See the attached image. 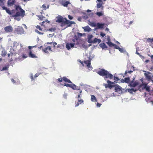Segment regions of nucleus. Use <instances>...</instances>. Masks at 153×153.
Segmentation results:
<instances>
[{"label": "nucleus", "mask_w": 153, "mask_h": 153, "mask_svg": "<svg viewBox=\"0 0 153 153\" xmlns=\"http://www.w3.org/2000/svg\"><path fill=\"white\" fill-rule=\"evenodd\" d=\"M107 82L108 84V88L111 89L113 87H114V85H112L114 84V82H112L109 80L107 81Z\"/></svg>", "instance_id": "nucleus-18"}, {"label": "nucleus", "mask_w": 153, "mask_h": 153, "mask_svg": "<svg viewBox=\"0 0 153 153\" xmlns=\"http://www.w3.org/2000/svg\"><path fill=\"white\" fill-rule=\"evenodd\" d=\"M113 47L115 49H118L119 47L116 45L114 44L113 46Z\"/></svg>", "instance_id": "nucleus-44"}, {"label": "nucleus", "mask_w": 153, "mask_h": 153, "mask_svg": "<svg viewBox=\"0 0 153 153\" xmlns=\"http://www.w3.org/2000/svg\"><path fill=\"white\" fill-rule=\"evenodd\" d=\"M92 37L93 36L92 35H90L88 38L89 39H91Z\"/></svg>", "instance_id": "nucleus-60"}, {"label": "nucleus", "mask_w": 153, "mask_h": 153, "mask_svg": "<svg viewBox=\"0 0 153 153\" xmlns=\"http://www.w3.org/2000/svg\"><path fill=\"white\" fill-rule=\"evenodd\" d=\"M74 39H72V41L74 43L75 42V40H76L77 41V42L76 43V44L78 45L79 44V43L77 42L79 38L78 36H76V35H75L74 36Z\"/></svg>", "instance_id": "nucleus-21"}, {"label": "nucleus", "mask_w": 153, "mask_h": 153, "mask_svg": "<svg viewBox=\"0 0 153 153\" xmlns=\"http://www.w3.org/2000/svg\"><path fill=\"white\" fill-rule=\"evenodd\" d=\"M13 53H8L7 54L8 57H9L10 55H11V56H12L13 55Z\"/></svg>", "instance_id": "nucleus-55"}, {"label": "nucleus", "mask_w": 153, "mask_h": 153, "mask_svg": "<svg viewBox=\"0 0 153 153\" xmlns=\"http://www.w3.org/2000/svg\"><path fill=\"white\" fill-rule=\"evenodd\" d=\"M104 25V23L102 24L98 23L97 24V27L96 29H102L103 28Z\"/></svg>", "instance_id": "nucleus-20"}, {"label": "nucleus", "mask_w": 153, "mask_h": 153, "mask_svg": "<svg viewBox=\"0 0 153 153\" xmlns=\"http://www.w3.org/2000/svg\"><path fill=\"white\" fill-rule=\"evenodd\" d=\"M15 3V0H8L7 5L9 6H12Z\"/></svg>", "instance_id": "nucleus-19"}, {"label": "nucleus", "mask_w": 153, "mask_h": 153, "mask_svg": "<svg viewBox=\"0 0 153 153\" xmlns=\"http://www.w3.org/2000/svg\"><path fill=\"white\" fill-rule=\"evenodd\" d=\"M41 74L42 73H36L35 75L34 78H35L36 77H38L40 74Z\"/></svg>", "instance_id": "nucleus-43"}, {"label": "nucleus", "mask_w": 153, "mask_h": 153, "mask_svg": "<svg viewBox=\"0 0 153 153\" xmlns=\"http://www.w3.org/2000/svg\"><path fill=\"white\" fill-rule=\"evenodd\" d=\"M84 63L86 65L88 68H92L91 66V60H88L86 61H85Z\"/></svg>", "instance_id": "nucleus-16"}, {"label": "nucleus", "mask_w": 153, "mask_h": 153, "mask_svg": "<svg viewBox=\"0 0 153 153\" xmlns=\"http://www.w3.org/2000/svg\"><path fill=\"white\" fill-rule=\"evenodd\" d=\"M7 69V67H3L2 68V70H6Z\"/></svg>", "instance_id": "nucleus-56"}, {"label": "nucleus", "mask_w": 153, "mask_h": 153, "mask_svg": "<svg viewBox=\"0 0 153 153\" xmlns=\"http://www.w3.org/2000/svg\"><path fill=\"white\" fill-rule=\"evenodd\" d=\"M114 80L116 81H118L120 79L118 77H116L115 76L114 77Z\"/></svg>", "instance_id": "nucleus-48"}, {"label": "nucleus", "mask_w": 153, "mask_h": 153, "mask_svg": "<svg viewBox=\"0 0 153 153\" xmlns=\"http://www.w3.org/2000/svg\"><path fill=\"white\" fill-rule=\"evenodd\" d=\"M37 16L39 18V19L41 20H42L44 19L45 18V17L42 15H39Z\"/></svg>", "instance_id": "nucleus-33"}, {"label": "nucleus", "mask_w": 153, "mask_h": 153, "mask_svg": "<svg viewBox=\"0 0 153 153\" xmlns=\"http://www.w3.org/2000/svg\"><path fill=\"white\" fill-rule=\"evenodd\" d=\"M68 18L70 20L72 19L73 18V17L70 15H68Z\"/></svg>", "instance_id": "nucleus-53"}, {"label": "nucleus", "mask_w": 153, "mask_h": 153, "mask_svg": "<svg viewBox=\"0 0 153 153\" xmlns=\"http://www.w3.org/2000/svg\"><path fill=\"white\" fill-rule=\"evenodd\" d=\"M133 72V71H126L125 72V74H126L127 73H129L131 74V73H132Z\"/></svg>", "instance_id": "nucleus-45"}, {"label": "nucleus", "mask_w": 153, "mask_h": 153, "mask_svg": "<svg viewBox=\"0 0 153 153\" xmlns=\"http://www.w3.org/2000/svg\"><path fill=\"white\" fill-rule=\"evenodd\" d=\"M29 57L32 58H36L37 57L35 54L32 53V52L31 50H30L29 51Z\"/></svg>", "instance_id": "nucleus-17"}, {"label": "nucleus", "mask_w": 153, "mask_h": 153, "mask_svg": "<svg viewBox=\"0 0 153 153\" xmlns=\"http://www.w3.org/2000/svg\"><path fill=\"white\" fill-rule=\"evenodd\" d=\"M53 30V28H51L49 29V30L50 31H52Z\"/></svg>", "instance_id": "nucleus-64"}, {"label": "nucleus", "mask_w": 153, "mask_h": 153, "mask_svg": "<svg viewBox=\"0 0 153 153\" xmlns=\"http://www.w3.org/2000/svg\"><path fill=\"white\" fill-rule=\"evenodd\" d=\"M97 74L100 75L104 77V79L106 80L107 79H112L113 77L112 74L109 73L107 71L103 69L100 70L97 72Z\"/></svg>", "instance_id": "nucleus-2"}, {"label": "nucleus", "mask_w": 153, "mask_h": 153, "mask_svg": "<svg viewBox=\"0 0 153 153\" xmlns=\"http://www.w3.org/2000/svg\"><path fill=\"white\" fill-rule=\"evenodd\" d=\"M15 31L16 32L19 34H23L24 33V30L23 28L20 26H19L16 28Z\"/></svg>", "instance_id": "nucleus-5"}, {"label": "nucleus", "mask_w": 153, "mask_h": 153, "mask_svg": "<svg viewBox=\"0 0 153 153\" xmlns=\"http://www.w3.org/2000/svg\"><path fill=\"white\" fill-rule=\"evenodd\" d=\"M79 62L83 65H84L83 62H82L80 60H79Z\"/></svg>", "instance_id": "nucleus-62"}, {"label": "nucleus", "mask_w": 153, "mask_h": 153, "mask_svg": "<svg viewBox=\"0 0 153 153\" xmlns=\"http://www.w3.org/2000/svg\"><path fill=\"white\" fill-rule=\"evenodd\" d=\"M114 90L115 92L121 93L122 92V88L118 85H114Z\"/></svg>", "instance_id": "nucleus-8"}, {"label": "nucleus", "mask_w": 153, "mask_h": 153, "mask_svg": "<svg viewBox=\"0 0 153 153\" xmlns=\"http://www.w3.org/2000/svg\"><path fill=\"white\" fill-rule=\"evenodd\" d=\"M44 48V47H43L42 46H41L40 47H38V48L39 49H40V48H42H42Z\"/></svg>", "instance_id": "nucleus-63"}, {"label": "nucleus", "mask_w": 153, "mask_h": 153, "mask_svg": "<svg viewBox=\"0 0 153 153\" xmlns=\"http://www.w3.org/2000/svg\"><path fill=\"white\" fill-rule=\"evenodd\" d=\"M30 78L31 81H33L34 80L35 78H34L33 74H31L30 76Z\"/></svg>", "instance_id": "nucleus-46"}, {"label": "nucleus", "mask_w": 153, "mask_h": 153, "mask_svg": "<svg viewBox=\"0 0 153 153\" xmlns=\"http://www.w3.org/2000/svg\"><path fill=\"white\" fill-rule=\"evenodd\" d=\"M36 28L37 29H39V31H43V30H42V29L41 27L39 25H37L36 26Z\"/></svg>", "instance_id": "nucleus-39"}, {"label": "nucleus", "mask_w": 153, "mask_h": 153, "mask_svg": "<svg viewBox=\"0 0 153 153\" xmlns=\"http://www.w3.org/2000/svg\"><path fill=\"white\" fill-rule=\"evenodd\" d=\"M143 87L142 88V89H145L146 91L150 92V87L148 86L146 84H141L140 85V87Z\"/></svg>", "instance_id": "nucleus-9"}, {"label": "nucleus", "mask_w": 153, "mask_h": 153, "mask_svg": "<svg viewBox=\"0 0 153 153\" xmlns=\"http://www.w3.org/2000/svg\"><path fill=\"white\" fill-rule=\"evenodd\" d=\"M46 22H47V23H50V21H48L47 19H46V20L45 21H43V22H42L41 24V26H43V24L44 23H45Z\"/></svg>", "instance_id": "nucleus-41"}, {"label": "nucleus", "mask_w": 153, "mask_h": 153, "mask_svg": "<svg viewBox=\"0 0 153 153\" xmlns=\"http://www.w3.org/2000/svg\"><path fill=\"white\" fill-rule=\"evenodd\" d=\"M75 44V43H67L66 45V47L68 50H70L71 48H73L74 47V45Z\"/></svg>", "instance_id": "nucleus-12"}, {"label": "nucleus", "mask_w": 153, "mask_h": 153, "mask_svg": "<svg viewBox=\"0 0 153 153\" xmlns=\"http://www.w3.org/2000/svg\"><path fill=\"white\" fill-rule=\"evenodd\" d=\"M83 29L85 31L89 32L91 30V28L88 26L84 27Z\"/></svg>", "instance_id": "nucleus-26"}, {"label": "nucleus", "mask_w": 153, "mask_h": 153, "mask_svg": "<svg viewBox=\"0 0 153 153\" xmlns=\"http://www.w3.org/2000/svg\"><path fill=\"white\" fill-rule=\"evenodd\" d=\"M49 5L48 4H43L42 5V7L43 8V10H46V9H48L49 8Z\"/></svg>", "instance_id": "nucleus-30"}, {"label": "nucleus", "mask_w": 153, "mask_h": 153, "mask_svg": "<svg viewBox=\"0 0 153 153\" xmlns=\"http://www.w3.org/2000/svg\"><path fill=\"white\" fill-rule=\"evenodd\" d=\"M105 41H107L106 42H109L111 41L110 37L109 36H107V37L105 38Z\"/></svg>", "instance_id": "nucleus-37"}, {"label": "nucleus", "mask_w": 153, "mask_h": 153, "mask_svg": "<svg viewBox=\"0 0 153 153\" xmlns=\"http://www.w3.org/2000/svg\"><path fill=\"white\" fill-rule=\"evenodd\" d=\"M130 81V78L129 77H127L124 78V82L126 83L129 82Z\"/></svg>", "instance_id": "nucleus-38"}, {"label": "nucleus", "mask_w": 153, "mask_h": 153, "mask_svg": "<svg viewBox=\"0 0 153 153\" xmlns=\"http://www.w3.org/2000/svg\"><path fill=\"white\" fill-rule=\"evenodd\" d=\"M56 22L58 23H61V26H63L66 25H68V27L71 26L72 24H74L75 22L73 21H71L65 18H63L61 16H59L57 17Z\"/></svg>", "instance_id": "nucleus-1"}, {"label": "nucleus", "mask_w": 153, "mask_h": 153, "mask_svg": "<svg viewBox=\"0 0 153 153\" xmlns=\"http://www.w3.org/2000/svg\"><path fill=\"white\" fill-rule=\"evenodd\" d=\"M77 34L79 38V37L82 36V33H79V32L77 33Z\"/></svg>", "instance_id": "nucleus-42"}, {"label": "nucleus", "mask_w": 153, "mask_h": 153, "mask_svg": "<svg viewBox=\"0 0 153 153\" xmlns=\"http://www.w3.org/2000/svg\"><path fill=\"white\" fill-rule=\"evenodd\" d=\"M138 89H134V88H131L129 89H128V91L130 93H132L133 92H136V91H137Z\"/></svg>", "instance_id": "nucleus-24"}, {"label": "nucleus", "mask_w": 153, "mask_h": 153, "mask_svg": "<svg viewBox=\"0 0 153 153\" xmlns=\"http://www.w3.org/2000/svg\"><path fill=\"white\" fill-rule=\"evenodd\" d=\"M133 21H131L129 23V25H131V24L133 22Z\"/></svg>", "instance_id": "nucleus-61"}, {"label": "nucleus", "mask_w": 153, "mask_h": 153, "mask_svg": "<svg viewBox=\"0 0 153 153\" xmlns=\"http://www.w3.org/2000/svg\"><path fill=\"white\" fill-rule=\"evenodd\" d=\"M106 43H107L109 46L110 47H111L112 46H113L114 44L113 43L111 42V41L109 42H106Z\"/></svg>", "instance_id": "nucleus-36"}, {"label": "nucleus", "mask_w": 153, "mask_h": 153, "mask_svg": "<svg viewBox=\"0 0 153 153\" xmlns=\"http://www.w3.org/2000/svg\"><path fill=\"white\" fill-rule=\"evenodd\" d=\"M11 81H12V82H13V83H15V82H16L13 79H11Z\"/></svg>", "instance_id": "nucleus-59"}, {"label": "nucleus", "mask_w": 153, "mask_h": 153, "mask_svg": "<svg viewBox=\"0 0 153 153\" xmlns=\"http://www.w3.org/2000/svg\"><path fill=\"white\" fill-rule=\"evenodd\" d=\"M4 30L7 32H10L13 31V29L12 27L10 26H7L4 28Z\"/></svg>", "instance_id": "nucleus-13"}, {"label": "nucleus", "mask_w": 153, "mask_h": 153, "mask_svg": "<svg viewBox=\"0 0 153 153\" xmlns=\"http://www.w3.org/2000/svg\"><path fill=\"white\" fill-rule=\"evenodd\" d=\"M42 51L44 52L48 53V51L51 52L52 50L51 49V46H50L49 45H45L44 48L42 49Z\"/></svg>", "instance_id": "nucleus-6"}, {"label": "nucleus", "mask_w": 153, "mask_h": 153, "mask_svg": "<svg viewBox=\"0 0 153 153\" xmlns=\"http://www.w3.org/2000/svg\"><path fill=\"white\" fill-rule=\"evenodd\" d=\"M101 104L99 103H97V106L99 107H100L101 106Z\"/></svg>", "instance_id": "nucleus-57"}, {"label": "nucleus", "mask_w": 153, "mask_h": 153, "mask_svg": "<svg viewBox=\"0 0 153 153\" xmlns=\"http://www.w3.org/2000/svg\"><path fill=\"white\" fill-rule=\"evenodd\" d=\"M118 49L120 52H123L124 51L123 49V48H121L119 47Z\"/></svg>", "instance_id": "nucleus-47"}, {"label": "nucleus", "mask_w": 153, "mask_h": 153, "mask_svg": "<svg viewBox=\"0 0 153 153\" xmlns=\"http://www.w3.org/2000/svg\"><path fill=\"white\" fill-rule=\"evenodd\" d=\"M96 14L99 16H102L103 15V13L102 11L100 12H97L96 13Z\"/></svg>", "instance_id": "nucleus-34"}, {"label": "nucleus", "mask_w": 153, "mask_h": 153, "mask_svg": "<svg viewBox=\"0 0 153 153\" xmlns=\"http://www.w3.org/2000/svg\"><path fill=\"white\" fill-rule=\"evenodd\" d=\"M77 90L79 91V92L80 93H81L82 92V91L81 90L80 88H77ZM81 95V94H79L78 95L77 98H81V97H80V96Z\"/></svg>", "instance_id": "nucleus-35"}, {"label": "nucleus", "mask_w": 153, "mask_h": 153, "mask_svg": "<svg viewBox=\"0 0 153 153\" xmlns=\"http://www.w3.org/2000/svg\"><path fill=\"white\" fill-rule=\"evenodd\" d=\"M104 86H105V88H108V84H104Z\"/></svg>", "instance_id": "nucleus-54"}, {"label": "nucleus", "mask_w": 153, "mask_h": 153, "mask_svg": "<svg viewBox=\"0 0 153 153\" xmlns=\"http://www.w3.org/2000/svg\"><path fill=\"white\" fill-rule=\"evenodd\" d=\"M91 101L97 102V99L94 95H91Z\"/></svg>", "instance_id": "nucleus-27"}, {"label": "nucleus", "mask_w": 153, "mask_h": 153, "mask_svg": "<svg viewBox=\"0 0 153 153\" xmlns=\"http://www.w3.org/2000/svg\"><path fill=\"white\" fill-rule=\"evenodd\" d=\"M100 46L103 49L107 48V46L104 43H102L100 44Z\"/></svg>", "instance_id": "nucleus-29"}, {"label": "nucleus", "mask_w": 153, "mask_h": 153, "mask_svg": "<svg viewBox=\"0 0 153 153\" xmlns=\"http://www.w3.org/2000/svg\"><path fill=\"white\" fill-rule=\"evenodd\" d=\"M89 25L91 26L95 27L96 26V24L93 22H90V24Z\"/></svg>", "instance_id": "nucleus-40"}, {"label": "nucleus", "mask_w": 153, "mask_h": 153, "mask_svg": "<svg viewBox=\"0 0 153 153\" xmlns=\"http://www.w3.org/2000/svg\"><path fill=\"white\" fill-rule=\"evenodd\" d=\"M37 47V45H35V46H29L28 48L30 50H31L30 49H31V48H34V47Z\"/></svg>", "instance_id": "nucleus-50"}, {"label": "nucleus", "mask_w": 153, "mask_h": 153, "mask_svg": "<svg viewBox=\"0 0 153 153\" xmlns=\"http://www.w3.org/2000/svg\"><path fill=\"white\" fill-rule=\"evenodd\" d=\"M35 31L39 34H43L44 33L38 31L37 30H35Z\"/></svg>", "instance_id": "nucleus-49"}, {"label": "nucleus", "mask_w": 153, "mask_h": 153, "mask_svg": "<svg viewBox=\"0 0 153 153\" xmlns=\"http://www.w3.org/2000/svg\"><path fill=\"white\" fill-rule=\"evenodd\" d=\"M149 40H150V41L151 42H153V38L152 39L149 38L148 39Z\"/></svg>", "instance_id": "nucleus-58"}, {"label": "nucleus", "mask_w": 153, "mask_h": 153, "mask_svg": "<svg viewBox=\"0 0 153 153\" xmlns=\"http://www.w3.org/2000/svg\"><path fill=\"white\" fill-rule=\"evenodd\" d=\"M15 14L14 15H12V16H10L11 17L14 18L15 19H16L17 20H18V21H19L21 19L19 17L20 16H15Z\"/></svg>", "instance_id": "nucleus-31"}, {"label": "nucleus", "mask_w": 153, "mask_h": 153, "mask_svg": "<svg viewBox=\"0 0 153 153\" xmlns=\"http://www.w3.org/2000/svg\"><path fill=\"white\" fill-rule=\"evenodd\" d=\"M138 84H139L138 82H134L133 81H131L130 83V85L131 87H135Z\"/></svg>", "instance_id": "nucleus-22"}, {"label": "nucleus", "mask_w": 153, "mask_h": 153, "mask_svg": "<svg viewBox=\"0 0 153 153\" xmlns=\"http://www.w3.org/2000/svg\"><path fill=\"white\" fill-rule=\"evenodd\" d=\"M144 75L148 80H151L152 76L151 73L147 72V73H144Z\"/></svg>", "instance_id": "nucleus-11"}, {"label": "nucleus", "mask_w": 153, "mask_h": 153, "mask_svg": "<svg viewBox=\"0 0 153 153\" xmlns=\"http://www.w3.org/2000/svg\"><path fill=\"white\" fill-rule=\"evenodd\" d=\"M47 44L50 45H49V46H51V48H52L53 50H54L55 49L56 45H57V43L55 42H47Z\"/></svg>", "instance_id": "nucleus-14"}, {"label": "nucleus", "mask_w": 153, "mask_h": 153, "mask_svg": "<svg viewBox=\"0 0 153 153\" xmlns=\"http://www.w3.org/2000/svg\"><path fill=\"white\" fill-rule=\"evenodd\" d=\"M4 10H5L6 12L10 15V16H12V15H15V11L14 10H12L11 11L8 9L7 8L4 7Z\"/></svg>", "instance_id": "nucleus-10"}, {"label": "nucleus", "mask_w": 153, "mask_h": 153, "mask_svg": "<svg viewBox=\"0 0 153 153\" xmlns=\"http://www.w3.org/2000/svg\"><path fill=\"white\" fill-rule=\"evenodd\" d=\"M63 80L65 82H68L71 84H68L65 83L64 85V86L71 88L74 90H76L77 89L76 86L74 84H73L70 79H68L65 76L63 77Z\"/></svg>", "instance_id": "nucleus-3"}, {"label": "nucleus", "mask_w": 153, "mask_h": 153, "mask_svg": "<svg viewBox=\"0 0 153 153\" xmlns=\"http://www.w3.org/2000/svg\"><path fill=\"white\" fill-rule=\"evenodd\" d=\"M101 42V39H98L97 38H95L92 41V42H89V43H98V44L100 43Z\"/></svg>", "instance_id": "nucleus-15"}, {"label": "nucleus", "mask_w": 153, "mask_h": 153, "mask_svg": "<svg viewBox=\"0 0 153 153\" xmlns=\"http://www.w3.org/2000/svg\"><path fill=\"white\" fill-rule=\"evenodd\" d=\"M100 36L102 37H104L105 35V33H103L102 32H101L100 33Z\"/></svg>", "instance_id": "nucleus-51"}, {"label": "nucleus", "mask_w": 153, "mask_h": 153, "mask_svg": "<svg viewBox=\"0 0 153 153\" xmlns=\"http://www.w3.org/2000/svg\"><path fill=\"white\" fill-rule=\"evenodd\" d=\"M60 3L63 6L66 7L68 5L70 4L69 1H66V0H60L59 1Z\"/></svg>", "instance_id": "nucleus-7"}, {"label": "nucleus", "mask_w": 153, "mask_h": 153, "mask_svg": "<svg viewBox=\"0 0 153 153\" xmlns=\"http://www.w3.org/2000/svg\"><path fill=\"white\" fill-rule=\"evenodd\" d=\"M15 6L16 10L17 11L15 16H21L23 17L25 15V11L21 8L19 5H15Z\"/></svg>", "instance_id": "nucleus-4"}, {"label": "nucleus", "mask_w": 153, "mask_h": 153, "mask_svg": "<svg viewBox=\"0 0 153 153\" xmlns=\"http://www.w3.org/2000/svg\"><path fill=\"white\" fill-rule=\"evenodd\" d=\"M1 55L3 57L5 56L7 54L6 51L5 50H3L1 53Z\"/></svg>", "instance_id": "nucleus-32"}, {"label": "nucleus", "mask_w": 153, "mask_h": 153, "mask_svg": "<svg viewBox=\"0 0 153 153\" xmlns=\"http://www.w3.org/2000/svg\"><path fill=\"white\" fill-rule=\"evenodd\" d=\"M58 80L59 82H61L63 80V78H59L58 79Z\"/></svg>", "instance_id": "nucleus-52"}, {"label": "nucleus", "mask_w": 153, "mask_h": 153, "mask_svg": "<svg viewBox=\"0 0 153 153\" xmlns=\"http://www.w3.org/2000/svg\"><path fill=\"white\" fill-rule=\"evenodd\" d=\"M90 15H91V16H93V13H90V14H85L84 16H82V17L83 18L85 19H86L88 18V16H90Z\"/></svg>", "instance_id": "nucleus-25"}, {"label": "nucleus", "mask_w": 153, "mask_h": 153, "mask_svg": "<svg viewBox=\"0 0 153 153\" xmlns=\"http://www.w3.org/2000/svg\"><path fill=\"white\" fill-rule=\"evenodd\" d=\"M97 9L101 8V9L103 10V7L102 6V2L98 3L97 5Z\"/></svg>", "instance_id": "nucleus-23"}, {"label": "nucleus", "mask_w": 153, "mask_h": 153, "mask_svg": "<svg viewBox=\"0 0 153 153\" xmlns=\"http://www.w3.org/2000/svg\"><path fill=\"white\" fill-rule=\"evenodd\" d=\"M84 102L83 100H82L80 99L78 101V102L75 105V106L77 107L79 106L80 104L83 103Z\"/></svg>", "instance_id": "nucleus-28"}]
</instances>
